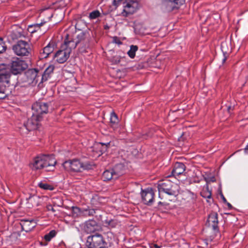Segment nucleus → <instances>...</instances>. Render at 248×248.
Listing matches in <instances>:
<instances>
[{"instance_id":"f257e3e1","label":"nucleus","mask_w":248,"mask_h":248,"mask_svg":"<svg viewBox=\"0 0 248 248\" xmlns=\"http://www.w3.org/2000/svg\"><path fill=\"white\" fill-rule=\"evenodd\" d=\"M10 77V70L5 64H0V99H4L8 94Z\"/></svg>"},{"instance_id":"f03ea898","label":"nucleus","mask_w":248,"mask_h":248,"mask_svg":"<svg viewBox=\"0 0 248 248\" xmlns=\"http://www.w3.org/2000/svg\"><path fill=\"white\" fill-rule=\"evenodd\" d=\"M159 197L161 198V193H165L169 195L176 197L179 194V186L168 179L160 181L158 184Z\"/></svg>"},{"instance_id":"7ed1b4c3","label":"nucleus","mask_w":248,"mask_h":248,"mask_svg":"<svg viewBox=\"0 0 248 248\" xmlns=\"http://www.w3.org/2000/svg\"><path fill=\"white\" fill-rule=\"evenodd\" d=\"M86 245L87 248H108L109 243L107 242L103 235L97 232L87 237Z\"/></svg>"},{"instance_id":"20e7f679","label":"nucleus","mask_w":248,"mask_h":248,"mask_svg":"<svg viewBox=\"0 0 248 248\" xmlns=\"http://www.w3.org/2000/svg\"><path fill=\"white\" fill-rule=\"evenodd\" d=\"M63 167L68 171L78 172L82 170L91 169L92 165L88 162L82 163L78 159H72L65 161Z\"/></svg>"},{"instance_id":"39448f33","label":"nucleus","mask_w":248,"mask_h":248,"mask_svg":"<svg viewBox=\"0 0 248 248\" xmlns=\"http://www.w3.org/2000/svg\"><path fill=\"white\" fill-rule=\"evenodd\" d=\"M73 48H71L67 42L64 40V43L61 46L60 49L53 56L56 61L59 63L65 62L70 56Z\"/></svg>"},{"instance_id":"423d86ee","label":"nucleus","mask_w":248,"mask_h":248,"mask_svg":"<svg viewBox=\"0 0 248 248\" xmlns=\"http://www.w3.org/2000/svg\"><path fill=\"white\" fill-rule=\"evenodd\" d=\"M41 119L36 115L33 114L31 118L24 123L23 125L20 127V132L23 135H26L29 131L35 130L37 128L39 122Z\"/></svg>"},{"instance_id":"0eeeda50","label":"nucleus","mask_w":248,"mask_h":248,"mask_svg":"<svg viewBox=\"0 0 248 248\" xmlns=\"http://www.w3.org/2000/svg\"><path fill=\"white\" fill-rule=\"evenodd\" d=\"M13 50L17 56H28L31 52L30 44L24 41L19 40L13 46Z\"/></svg>"},{"instance_id":"6e6552de","label":"nucleus","mask_w":248,"mask_h":248,"mask_svg":"<svg viewBox=\"0 0 248 248\" xmlns=\"http://www.w3.org/2000/svg\"><path fill=\"white\" fill-rule=\"evenodd\" d=\"M26 79L24 82L29 85H35L41 79V76L39 75V71L36 69H29L27 70L23 75Z\"/></svg>"},{"instance_id":"1a4fd4ad","label":"nucleus","mask_w":248,"mask_h":248,"mask_svg":"<svg viewBox=\"0 0 248 248\" xmlns=\"http://www.w3.org/2000/svg\"><path fill=\"white\" fill-rule=\"evenodd\" d=\"M123 12L127 15L134 14L139 9V4L136 0H127L123 2Z\"/></svg>"},{"instance_id":"9d476101","label":"nucleus","mask_w":248,"mask_h":248,"mask_svg":"<svg viewBox=\"0 0 248 248\" xmlns=\"http://www.w3.org/2000/svg\"><path fill=\"white\" fill-rule=\"evenodd\" d=\"M86 35V33L83 31H81L78 34L75 38H73L69 35L67 34L65 40L67 42L68 44H69L71 48L74 49L77 46L84 41Z\"/></svg>"},{"instance_id":"9b49d317","label":"nucleus","mask_w":248,"mask_h":248,"mask_svg":"<svg viewBox=\"0 0 248 248\" xmlns=\"http://www.w3.org/2000/svg\"><path fill=\"white\" fill-rule=\"evenodd\" d=\"M32 114L36 115L41 119V115L48 112V104L42 102H36L32 105Z\"/></svg>"},{"instance_id":"f8f14e48","label":"nucleus","mask_w":248,"mask_h":248,"mask_svg":"<svg viewBox=\"0 0 248 248\" xmlns=\"http://www.w3.org/2000/svg\"><path fill=\"white\" fill-rule=\"evenodd\" d=\"M27 67V64L25 61L16 59L12 62L10 72L14 75H17L24 70Z\"/></svg>"},{"instance_id":"ddd939ff","label":"nucleus","mask_w":248,"mask_h":248,"mask_svg":"<svg viewBox=\"0 0 248 248\" xmlns=\"http://www.w3.org/2000/svg\"><path fill=\"white\" fill-rule=\"evenodd\" d=\"M141 196L143 203L151 205L154 202L155 193L151 188H148L141 192Z\"/></svg>"},{"instance_id":"4468645a","label":"nucleus","mask_w":248,"mask_h":248,"mask_svg":"<svg viewBox=\"0 0 248 248\" xmlns=\"http://www.w3.org/2000/svg\"><path fill=\"white\" fill-rule=\"evenodd\" d=\"M44 169L46 171H53L55 168L57 161L52 155H45Z\"/></svg>"},{"instance_id":"2eb2a0df","label":"nucleus","mask_w":248,"mask_h":248,"mask_svg":"<svg viewBox=\"0 0 248 248\" xmlns=\"http://www.w3.org/2000/svg\"><path fill=\"white\" fill-rule=\"evenodd\" d=\"M101 229L100 226L94 220L87 221L83 227V229L88 233H94Z\"/></svg>"},{"instance_id":"dca6fc26","label":"nucleus","mask_w":248,"mask_h":248,"mask_svg":"<svg viewBox=\"0 0 248 248\" xmlns=\"http://www.w3.org/2000/svg\"><path fill=\"white\" fill-rule=\"evenodd\" d=\"M44 157L45 155L42 154L34 157L31 163V169L34 170L44 169Z\"/></svg>"},{"instance_id":"f3484780","label":"nucleus","mask_w":248,"mask_h":248,"mask_svg":"<svg viewBox=\"0 0 248 248\" xmlns=\"http://www.w3.org/2000/svg\"><path fill=\"white\" fill-rule=\"evenodd\" d=\"M206 225L215 231H218L217 214L216 212L211 213L209 216L207 220Z\"/></svg>"},{"instance_id":"a211bd4d","label":"nucleus","mask_w":248,"mask_h":248,"mask_svg":"<svg viewBox=\"0 0 248 248\" xmlns=\"http://www.w3.org/2000/svg\"><path fill=\"white\" fill-rule=\"evenodd\" d=\"M119 174V172L117 171L115 172L114 170H112V169L106 170L103 173L102 179L104 181L116 180L118 178V176Z\"/></svg>"},{"instance_id":"6ab92c4d","label":"nucleus","mask_w":248,"mask_h":248,"mask_svg":"<svg viewBox=\"0 0 248 248\" xmlns=\"http://www.w3.org/2000/svg\"><path fill=\"white\" fill-rule=\"evenodd\" d=\"M185 170L186 166L184 163L176 162L174 165L173 169L171 171V174L174 176H178L183 174Z\"/></svg>"},{"instance_id":"aec40b11","label":"nucleus","mask_w":248,"mask_h":248,"mask_svg":"<svg viewBox=\"0 0 248 248\" xmlns=\"http://www.w3.org/2000/svg\"><path fill=\"white\" fill-rule=\"evenodd\" d=\"M36 225V222L33 219L25 220L22 221L21 226L22 229L26 232L31 231Z\"/></svg>"},{"instance_id":"412c9836","label":"nucleus","mask_w":248,"mask_h":248,"mask_svg":"<svg viewBox=\"0 0 248 248\" xmlns=\"http://www.w3.org/2000/svg\"><path fill=\"white\" fill-rule=\"evenodd\" d=\"M183 199L186 201V202L191 204L195 203L197 195L190 191L187 190L183 194Z\"/></svg>"},{"instance_id":"4be33fe9","label":"nucleus","mask_w":248,"mask_h":248,"mask_svg":"<svg viewBox=\"0 0 248 248\" xmlns=\"http://www.w3.org/2000/svg\"><path fill=\"white\" fill-rule=\"evenodd\" d=\"M54 68L55 67L53 65H50L46 69L44 74L43 75H40L41 81L39 82V84L44 82V81H46L48 79V78L50 77V74L53 73Z\"/></svg>"},{"instance_id":"5701e85b","label":"nucleus","mask_w":248,"mask_h":248,"mask_svg":"<svg viewBox=\"0 0 248 248\" xmlns=\"http://www.w3.org/2000/svg\"><path fill=\"white\" fill-rule=\"evenodd\" d=\"M109 125L114 130L117 129L119 126L118 116L114 111L110 113Z\"/></svg>"},{"instance_id":"b1692460","label":"nucleus","mask_w":248,"mask_h":248,"mask_svg":"<svg viewBox=\"0 0 248 248\" xmlns=\"http://www.w3.org/2000/svg\"><path fill=\"white\" fill-rule=\"evenodd\" d=\"M104 226L108 228H115L120 226V222L116 219L107 218L103 222Z\"/></svg>"},{"instance_id":"393cba45","label":"nucleus","mask_w":248,"mask_h":248,"mask_svg":"<svg viewBox=\"0 0 248 248\" xmlns=\"http://www.w3.org/2000/svg\"><path fill=\"white\" fill-rule=\"evenodd\" d=\"M54 50V47L50 44L45 46L40 53L42 58H46L50 55Z\"/></svg>"},{"instance_id":"a878e982","label":"nucleus","mask_w":248,"mask_h":248,"mask_svg":"<svg viewBox=\"0 0 248 248\" xmlns=\"http://www.w3.org/2000/svg\"><path fill=\"white\" fill-rule=\"evenodd\" d=\"M201 195L204 198L210 199L211 198V191L209 189V186L207 184L204 186L201 192Z\"/></svg>"},{"instance_id":"bb28decb","label":"nucleus","mask_w":248,"mask_h":248,"mask_svg":"<svg viewBox=\"0 0 248 248\" xmlns=\"http://www.w3.org/2000/svg\"><path fill=\"white\" fill-rule=\"evenodd\" d=\"M138 47L137 46L131 45L130 46V49L128 51L127 54L130 58L133 59L135 56V53L138 50Z\"/></svg>"},{"instance_id":"cd10ccee","label":"nucleus","mask_w":248,"mask_h":248,"mask_svg":"<svg viewBox=\"0 0 248 248\" xmlns=\"http://www.w3.org/2000/svg\"><path fill=\"white\" fill-rule=\"evenodd\" d=\"M164 2H170L174 4L175 6V7L176 8H178L181 5H183L185 2V0H161Z\"/></svg>"},{"instance_id":"c85d7f7f","label":"nucleus","mask_w":248,"mask_h":248,"mask_svg":"<svg viewBox=\"0 0 248 248\" xmlns=\"http://www.w3.org/2000/svg\"><path fill=\"white\" fill-rule=\"evenodd\" d=\"M124 167L123 165H122L121 164H119L116 165L114 167V168L112 169V170H114L115 172L116 171L119 172L120 174L118 176V178L119 176H120L124 173Z\"/></svg>"},{"instance_id":"c756f323","label":"nucleus","mask_w":248,"mask_h":248,"mask_svg":"<svg viewBox=\"0 0 248 248\" xmlns=\"http://www.w3.org/2000/svg\"><path fill=\"white\" fill-rule=\"evenodd\" d=\"M38 186L41 188L45 190H53L54 189V187L52 186L42 182H39L38 184Z\"/></svg>"},{"instance_id":"7c9ffc66","label":"nucleus","mask_w":248,"mask_h":248,"mask_svg":"<svg viewBox=\"0 0 248 248\" xmlns=\"http://www.w3.org/2000/svg\"><path fill=\"white\" fill-rule=\"evenodd\" d=\"M22 34L21 31L18 30H13L11 33V36L13 39H16L21 37Z\"/></svg>"},{"instance_id":"2f4dec72","label":"nucleus","mask_w":248,"mask_h":248,"mask_svg":"<svg viewBox=\"0 0 248 248\" xmlns=\"http://www.w3.org/2000/svg\"><path fill=\"white\" fill-rule=\"evenodd\" d=\"M109 143H108L107 144L103 143H98L96 144V146L97 148L100 149V152L101 153V154H103V153H105L108 148V145H109Z\"/></svg>"},{"instance_id":"473e14b6","label":"nucleus","mask_w":248,"mask_h":248,"mask_svg":"<svg viewBox=\"0 0 248 248\" xmlns=\"http://www.w3.org/2000/svg\"><path fill=\"white\" fill-rule=\"evenodd\" d=\"M56 232L55 231L52 230L44 236V239L46 241L49 242L56 235Z\"/></svg>"},{"instance_id":"72a5a7b5","label":"nucleus","mask_w":248,"mask_h":248,"mask_svg":"<svg viewBox=\"0 0 248 248\" xmlns=\"http://www.w3.org/2000/svg\"><path fill=\"white\" fill-rule=\"evenodd\" d=\"M7 48L5 43L3 40V39L0 38V54L2 53L5 51Z\"/></svg>"},{"instance_id":"f704fd0d","label":"nucleus","mask_w":248,"mask_h":248,"mask_svg":"<svg viewBox=\"0 0 248 248\" xmlns=\"http://www.w3.org/2000/svg\"><path fill=\"white\" fill-rule=\"evenodd\" d=\"M84 215L87 216H93L95 213V210L93 209H86L84 210Z\"/></svg>"},{"instance_id":"c9c22d12","label":"nucleus","mask_w":248,"mask_h":248,"mask_svg":"<svg viewBox=\"0 0 248 248\" xmlns=\"http://www.w3.org/2000/svg\"><path fill=\"white\" fill-rule=\"evenodd\" d=\"M113 42L118 45H121L122 42L120 41L119 38L116 36L113 37Z\"/></svg>"},{"instance_id":"e433bc0d","label":"nucleus","mask_w":248,"mask_h":248,"mask_svg":"<svg viewBox=\"0 0 248 248\" xmlns=\"http://www.w3.org/2000/svg\"><path fill=\"white\" fill-rule=\"evenodd\" d=\"M101 13L98 10H94L89 14V16H100Z\"/></svg>"},{"instance_id":"4c0bfd02","label":"nucleus","mask_w":248,"mask_h":248,"mask_svg":"<svg viewBox=\"0 0 248 248\" xmlns=\"http://www.w3.org/2000/svg\"><path fill=\"white\" fill-rule=\"evenodd\" d=\"M54 8L53 7H45V8H42L39 11V14H41L43 13V12L46 10H49V9H54Z\"/></svg>"},{"instance_id":"58836bf2","label":"nucleus","mask_w":248,"mask_h":248,"mask_svg":"<svg viewBox=\"0 0 248 248\" xmlns=\"http://www.w3.org/2000/svg\"><path fill=\"white\" fill-rule=\"evenodd\" d=\"M45 22H44V23L41 22L39 24L37 23V24H35L34 25H30L29 26V29H31L33 26L39 28H40V26H42L44 24Z\"/></svg>"},{"instance_id":"ea45409f","label":"nucleus","mask_w":248,"mask_h":248,"mask_svg":"<svg viewBox=\"0 0 248 248\" xmlns=\"http://www.w3.org/2000/svg\"><path fill=\"white\" fill-rule=\"evenodd\" d=\"M73 211L74 213L77 214L80 213L81 212L80 209L78 207H73Z\"/></svg>"},{"instance_id":"a19ab883","label":"nucleus","mask_w":248,"mask_h":248,"mask_svg":"<svg viewBox=\"0 0 248 248\" xmlns=\"http://www.w3.org/2000/svg\"><path fill=\"white\" fill-rule=\"evenodd\" d=\"M46 209H47V210L51 211L53 213H54L56 211L55 210L53 207V206L51 205H50V204L47 205L46 206Z\"/></svg>"},{"instance_id":"79ce46f5","label":"nucleus","mask_w":248,"mask_h":248,"mask_svg":"<svg viewBox=\"0 0 248 248\" xmlns=\"http://www.w3.org/2000/svg\"><path fill=\"white\" fill-rule=\"evenodd\" d=\"M168 204H166V203L164 202H158V208H161L162 206H166Z\"/></svg>"},{"instance_id":"37998d69","label":"nucleus","mask_w":248,"mask_h":248,"mask_svg":"<svg viewBox=\"0 0 248 248\" xmlns=\"http://www.w3.org/2000/svg\"><path fill=\"white\" fill-rule=\"evenodd\" d=\"M150 247L151 248H161V246H158L157 244H153Z\"/></svg>"},{"instance_id":"c03bdc74","label":"nucleus","mask_w":248,"mask_h":248,"mask_svg":"<svg viewBox=\"0 0 248 248\" xmlns=\"http://www.w3.org/2000/svg\"><path fill=\"white\" fill-rule=\"evenodd\" d=\"M222 200H223V201L224 202H227V200L226 199H225V198L222 195Z\"/></svg>"},{"instance_id":"a18cd8bd","label":"nucleus","mask_w":248,"mask_h":248,"mask_svg":"<svg viewBox=\"0 0 248 248\" xmlns=\"http://www.w3.org/2000/svg\"><path fill=\"white\" fill-rule=\"evenodd\" d=\"M227 205L229 208H231L232 207V205L229 202H227Z\"/></svg>"},{"instance_id":"49530a36","label":"nucleus","mask_w":248,"mask_h":248,"mask_svg":"<svg viewBox=\"0 0 248 248\" xmlns=\"http://www.w3.org/2000/svg\"><path fill=\"white\" fill-rule=\"evenodd\" d=\"M90 17L91 19H95L96 18L97 16H89Z\"/></svg>"},{"instance_id":"de8ad7c7","label":"nucleus","mask_w":248,"mask_h":248,"mask_svg":"<svg viewBox=\"0 0 248 248\" xmlns=\"http://www.w3.org/2000/svg\"><path fill=\"white\" fill-rule=\"evenodd\" d=\"M231 109V106H229L228 107V110L229 111Z\"/></svg>"},{"instance_id":"09e8293b","label":"nucleus","mask_w":248,"mask_h":248,"mask_svg":"<svg viewBox=\"0 0 248 248\" xmlns=\"http://www.w3.org/2000/svg\"><path fill=\"white\" fill-rule=\"evenodd\" d=\"M211 181L212 182H214L215 181V178L214 177H213L211 180Z\"/></svg>"},{"instance_id":"8fccbe9b","label":"nucleus","mask_w":248,"mask_h":248,"mask_svg":"<svg viewBox=\"0 0 248 248\" xmlns=\"http://www.w3.org/2000/svg\"><path fill=\"white\" fill-rule=\"evenodd\" d=\"M107 234L108 235V234H110L111 235H112V234L111 233V232H108Z\"/></svg>"},{"instance_id":"3c124183","label":"nucleus","mask_w":248,"mask_h":248,"mask_svg":"<svg viewBox=\"0 0 248 248\" xmlns=\"http://www.w3.org/2000/svg\"><path fill=\"white\" fill-rule=\"evenodd\" d=\"M31 31V32H33L34 31H34V30H32V31Z\"/></svg>"},{"instance_id":"603ef678","label":"nucleus","mask_w":248,"mask_h":248,"mask_svg":"<svg viewBox=\"0 0 248 248\" xmlns=\"http://www.w3.org/2000/svg\"><path fill=\"white\" fill-rule=\"evenodd\" d=\"M245 248H248V245H247Z\"/></svg>"},{"instance_id":"864d4df0","label":"nucleus","mask_w":248,"mask_h":248,"mask_svg":"<svg viewBox=\"0 0 248 248\" xmlns=\"http://www.w3.org/2000/svg\"><path fill=\"white\" fill-rule=\"evenodd\" d=\"M54 14H55V13H52L51 14V16H53Z\"/></svg>"},{"instance_id":"5fc2aeb1","label":"nucleus","mask_w":248,"mask_h":248,"mask_svg":"<svg viewBox=\"0 0 248 248\" xmlns=\"http://www.w3.org/2000/svg\"><path fill=\"white\" fill-rule=\"evenodd\" d=\"M225 60H226V58H224V59H223V62H225Z\"/></svg>"},{"instance_id":"6e6d98bb","label":"nucleus","mask_w":248,"mask_h":248,"mask_svg":"<svg viewBox=\"0 0 248 248\" xmlns=\"http://www.w3.org/2000/svg\"><path fill=\"white\" fill-rule=\"evenodd\" d=\"M103 14H104V15H106V14H107V13H103Z\"/></svg>"}]
</instances>
